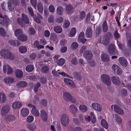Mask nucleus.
<instances>
[{
	"label": "nucleus",
	"instance_id": "f257e3e1",
	"mask_svg": "<svg viewBox=\"0 0 131 131\" xmlns=\"http://www.w3.org/2000/svg\"><path fill=\"white\" fill-rule=\"evenodd\" d=\"M69 120L67 115L66 114H63L61 117V122L62 124L65 126H67L69 124Z\"/></svg>",
	"mask_w": 131,
	"mask_h": 131
},
{
	"label": "nucleus",
	"instance_id": "f03ea898",
	"mask_svg": "<svg viewBox=\"0 0 131 131\" xmlns=\"http://www.w3.org/2000/svg\"><path fill=\"white\" fill-rule=\"evenodd\" d=\"M101 79L103 82L107 85H110L111 81L109 77L107 74H103L101 76Z\"/></svg>",
	"mask_w": 131,
	"mask_h": 131
},
{
	"label": "nucleus",
	"instance_id": "7ed1b4c3",
	"mask_svg": "<svg viewBox=\"0 0 131 131\" xmlns=\"http://www.w3.org/2000/svg\"><path fill=\"white\" fill-rule=\"evenodd\" d=\"M23 19L21 18H18L17 21L18 24L21 26H23V22L24 23L28 24L29 23V19L26 15L23 14H22Z\"/></svg>",
	"mask_w": 131,
	"mask_h": 131
},
{
	"label": "nucleus",
	"instance_id": "20e7f679",
	"mask_svg": "<svg viewBox=\"0 0 131 131\" xmlns=\"http://www.w3.org/2000/svg\"><path fill=\"white\" fill-rule=\"evenodd\" d=\"M112 110L120 114H123L124 112L123 110L119 106L116 105H113L111 106Z\"/></svg>",
	"mask_w": 131,
	"mask_h": 131
},
{
	"label": "nucleus",
	"instance_id": "39448f33",
	"mask_svg": "<svg viewBox=\"0 0 131 131\" xmlns=\"http://www.w3.org/2000/svg\"><path fill=\"white\" fill-rule=\"evenodd\" d=\"M112 68L114 72L117 74L119 75L122 73V70L118 65L115 64H113Z\"/></svg>",
	"mask_w": 131,
	"mask_h": 131
},
{
	"label": "nucleus",
	"instance_id": "423d86ee",
	"mask_svg": "<svg viewBox=\"0 0 131 131\" xmlns=\"http://www.w3.org/2000/svg\"><path fill=\"white\" fill-rule=\"evenodd\" d=\"M91 106L94 110L99 112L101 111L102 107L101 105L96 103H94L92 104Z\"/></svg>",
	"mask_w": 131,
	"mask_h": 131
},
{
	"label": "nucleus",
	"instance_id": "0eeeda50",
	"mask_svg": "<svg viewBox=\"0 0 131 131\" xmlns=\"http://www.w3.org/2000/svg\"><path fill=\"white\" fill-rule=\"evenodd\" d=\"M69 110L71 113L73 115L77 112L78 111L77 107L73 104L70 105L69 108Z\"/></svg>",
	"mask_w": 131,
	"mask_h": 131
},
{
	"label": "nucleus",
	"instance_id": "6e6552de",
	"mask_svg": "<svg viewBox=\"0 0 131 131\" xmlns=\"http://www.w3.org/2000/svg\"><path fill=\"white\" fill-rule=\"evenodd\" d=\"M22 106L21 102L16 101L13 103L12 107L14 109L16 110L22 107Z\"/></svg>",
	"mask_w": 131,
	"mask_h": 131
},
{
	"label": "nucleus",
	"instance_id": "1a4fd4ad",
	"mask_svg": "<svg viewBox=\"0 0 131 131\" xmlns=\"http://www.w3.org/2000/svg\"><path fill=\"white\" fill-rule=\"evenodd\" d=\"M40 116L42 119L45 121L47 120L48 113L43 110H41L40 111Z\"/></svg>",
	"mask_w": 131,
	"mask_h": 131
},
{
	"label": "nucleus",
	"instance_id": "9d476101",
	"mask_svg": "<svg viewBox=\"0 0 131 131\" xmlns=\"http://www.w3.org/2000/svg\"><path fill=\"white\" fill-rule=\"evenodd\" d=\"M84 34L83 32H81L79 34L78 38V41L79 43H84L86 41V39L84 38Z\"/></svg>",
	"mask_w": 131,
	"mask_h": 131
},
{
	"label": "nucleus",
	"instance_id": "9b49d317",
	"mask_svg": "<svg viewBox=\"0 0 131 131\" xmlns=\"http://www.w3.org/2000/svg\"><path fill=\"white\" fill-rule=\"evenodd\" d=\"M83 56L86 59L90 60L92 58V53L90 51H86L84 53Z\"/></svg>",
	"mask_w": 131,
	"mask_h": 131
},
{
	"label": "nucleus",
	"instance_id": "f8f14e48",
	"mask_svg": "<svg viewBox=\"0 0 131 131\" xmlns=\"http://www.w3.org/2000/svg\"><path fill=\"white\" fill-rule=\"evenodd\" d=\"M3 69L4 72L5 73L7 72V74H11L13 72L12 68L7 65H4Z\"/></svg>",
	"mask_w": 131,
	"mask_h": 131
},
{
	"label": "nucleus",
	"instance_id": "ddd939ff",
	"mask_svg": "<svg viewBox=\"0 0 131 131\" xmlns=\"http://www.w3.org/2000/svg\"><path fill=\"white\" fill-rule=\"evenodd\" d=\"M119 62L120 64L123 66L125 67L127 64L126 59L124 57H121L119 59Z\"/></svg>",
	"mask_w": 131,
	"mask_h": 131
},
{
	"label": "nucleus",
	"instance_id": "4468645a",
	"mask_svg": "<svg viewBox=\"0 0 131 131\" xmlns=\"http://www.w3.org/2000/svg\"><path fill=\"white\" fill-rule=\"evenodd\" d=\"M10 107L9 106H4L2 108L1 113L2 115L4 116L9 111Z\"/></svg>",
	"mask_w": 131,
	"mask_h": 131
},
{
	"label": "nucleus",
	"instance_id": "2eb2a0df",
	"mask_svg": "<svg viewBox=\"0 0 131 131\" xmlns=\"http://www.w3.org/2000/svg\"><path fill=\"white\" fill-rule=\"evenodd\" d=\"M29 110L26 108H22L20 111V114L23 117H25L29 114Z\"/></svg>",
	"mask_w": 131,
	"mask_h": 131
},
{
	"label": "nucleus",
	"instance_id": "dca6fc26",
	"mask_svg": "<svg viewBox=\"0 0 131 131\" xmlns=\"http://www.w3.org/2000/svg\"><path fill=\"white\" fill-rule=\"evenodd\" d=\"M73 7L70 5H68L66 7V11L68 15H70L73 12Z\"/></svg>",
	"mask_w": 131,
	"mask_h": 131
},
{
	"label": "nucleus",
	"instance_id": "f3484780",
	"mask_svg": "<svg viewBox=\"0 0 131 131\" xmlns=\"http://www.w3.org/2000/svg\"><path fill=\"white\" fill-rule=\"evenodd\" d=\"M64 81L66 83L70 85L71 87H74L75 86L74 83L71 79L67 78H65L64 79Z\"/></svg>",
	"mask_w": 131,
	"mask_h": 131
},
{
	"label": "nucleus",
	"instance_id": "a211bd4d",
	"mask_svg": "<svg viewBox=\"0 0 131 131\" xmlns=\"http://www.w3.org/2000/svg\"><path fill=\"white\" fill-rule=\"evenodd\" d=\"M4 81L5 83L10 85V84H12L14 82V79L12 77H7L4 79Z\"/></svg>",
	"mask_w": 131,
	"mask_h": 131
},
{
	"label": "nucleus",
	"instance_id": "6ab92c4d",
	"mask_svg": "<svg viewBox=\"0 0 131 131\" xmlns=\"http://www.w3.org/2000/svg\"><path fill=\"white\" fill-rule=\"evenodd\" d=\"M112 82L116 85H119L121 83L119 81V78L117 77L113 76L111 78Z\"/></svg>",
	"mask_w": 131,
	"mask_h": 131
},
{
	"label": "nucleus",
	"instance_id": "aec40b11",
	"mask_svg": "<svg viewBox=\"0 0 131 131\" xmlns=\"http://www.w3.org/2000/svg\"><path fill=\"white\" fill-rule=\"evenodd\" d=\"M31 112L32 114L35 116L38 117L39 116V112L36 108V107L35 108L32 109Z\"/></svg>",
	"mask_w": 131,
	"mask_h": 131
},
{
	"label": "nucleus",
	"instance_id": "412c9836",
	"mask_svg": "<svg viewBox=\"0 0 131 131\" xmlns=\"http://www.w3.org/2000/svg\"><path fill=\"white\" fill-rule=\"evenodd\" d=\"M72 96L69 93L66 92L63 94V97L66 101H70L72 98Z\"/></svg>",
	"mask_w": 131,
	"mask_h": 131
},
{
	"label": "nucleus",
	"instance_id": "4be33fe9",
	"mask_svg": "<svg viewBox=\"0 0 131 131\" xmlns=\"http://www.w3.org/2000/svg\"><path fill=\"white\" fill-rule=\"evenodd\" d=\"M27 85V83L24 81H21L18 82L17 84L18 88H23L25 87Z\"/></svg>",
	"mask_w": 131,
	"mask_h": 131
},
{
	"label": "nucleus",
	"instance_id": "5701e85b",
	"mask_svg": "<svg viewBox=\"0 0 131 131\" xmlns=\"http://www.w3.org/2000/svg\"><path fill=\"white\" fill-rule=\"evenodd\" d=\"M108 50L110 53L112 54H114L116 53V50L113 45H110L108 48Z\"/></svg>",
	"mask_w": 131,
	"mask_h": 131
},
{
	"label": "nucleus",
	"instance_id": "b1692460",
	"mask_svg": "<svg viewBox=\"0 0 131 131\" xmlns=\"http://www.w3.org/2000/svg\"><path fill=\"white\" fill-rule=\"evenodd\" d=\"M77 31V29L76 28L73 27L72 28L70 31L69 36V37H72L74 36L76 34Z\"/></svg>",
	"mask_w": 131,
	"mask_h": 131
},
{
	"label": "nucleus",
	"instance_id": "393cba45",
	"mask_svg": "<svg viewBox=\"0 0 131 131\" xmlns=\"http://www.w3.org/2000/svg\"><path fill=\"white\" fill-rule=\"evenodd\" d=\"M101 58L102 60L104 61L107 62L109 60L108 56L105 53L102 54L101 55Z\"/></svg>",
	"mask_w": 131,
	"mask_h": 131
},
{
	"label": "nucleus",
	"instance_id": "a878e982",
	"mask_svg": "<svg viewBox=\"0 0 131 131\" xmlns=\"http://www.w3.org/2000/svg\"><path fill=\"white\" fill-rule=\"evenodd\" d=\"M64 11V9L62 7L59 6L57 9L56 13L58 14L61 15L63 14Z\"/></svg>",
	"mask_w": 131,
	"mask_h": 131
},
{
	"label": "nucleus",
	"instance_id": "bb28decb",
	"mask_svg": "<svg viewBox=\"0 0 131 131\" xmlns=\"http://www.w3.org/2000/svg\"><path fill=\"white\" fill-rule=\"evenodd\" d=\"M27 128L30 131H34L35 130L36 126L34 125L28 124L27 125Z\"/></svg>",
	"mask_w": 131,
	"mask_h": 131
},
{
	"label": "nucleus",
	"instance_id": "cd10ccee",
	"mask_svg": "<svg viewBox=\"0 0 131 131\" xmlns=\"http://www.w3.org/2000/svg\"><path fill=\"white\" fill-rule=\"evenodd\" d=\"M16 77L19 78L22 77L23 76V73L20 70L17 69L16 71Z\"/></svg>",
	"mask_w": 131,
	"mask_h": 131
},
{
	"label": "nucleus",
	"instance_id": "c85d7f7f",
	"mask_svg": "<svg viewBox=\"0 0 131 131\" xmlns=\"http://www.w3.org/2000/svg\"><path fill=\"white\" fill-rule=\"evenodd\" d=\"M14 33L15 35L18 37V39L21 36L22 33V30L20 29H16Z\"/></svg>",
	"mask_w": 131,
	"mask_h": 131
},
{
	"label": "nucleus",
	"instance_id": "c756f323",
	"mask_svg": "<svg viewBox=\"0 0 131 131\" xmlns=\"http://www.w3.org/2000/svg\"><path fill=\"white\" fill-rule=\"evenodd\" d=\"M102 126L104 128L107 129L108 128V125L107 122L104 119H102L101 122Z\"/></svg>",
	"mask_w": 131,
	"mask_h": 131
},
{
	"label": "nucleus",
	"instance_id": "7c9ffc66",
	"mask_svg": "<svg viewBox=\"0 0 131 131\" xmlns=\"http://www.w3.org/2000/svg\"><path fill=\"white\" fill-rule=\"evenodd\" d=\"M6 100V96L3 93H0V102L4 103Z\"/></svg>",
	"mask_w": 131,
	"mask_h": 131
},
{
	"label": "nucleus",
	"instance_id": "2f4dec72",
	"mask_svg": "<svg viewBox=\"0 0 131 131\" xmlns=\"http://www.w3.org/2000/svg\"><path fill=\"white\" fill-rule=\"evenodd\" d=\"M5 58L10 60H13L14 58V54H12L11 52H9L6 55Z\"/></svg>",
	"mask_w": 131,
	"mask_h": 131
},
{
	"label": "nucleus",
	"instance_id": "473e14b6",
	"mask_svg": "<svg viewBox=\"0 0 131 131\" xmlns=\"http://www.w3.org/2000/svg\"><path fill=\"white\" fill-rule=\"evenodd\" d=\"M79 108V110L83 112H85L87 111V107L84 105H80Z\"/></svg>",
	"mask_w": 131,
	"mask_h": 131
},
{
	"label": "nucleus",
	"instance_id": "72a5a7b5",
	"mask_svg": "<svg viewBox=\"0 0 131 131\" xmlns=\"http://www.w3.org/2000/svg\"><path fill=\"white\" fill-rule=\"evenodd\" d=\"M92 34V31L90 28H87L86 32V36L88 38L91 37Z\"/></svg>",
	"mask_w": 131,
	"mask_h": 131
},
{
	"label": "nucleus",
	"instance_id": "f704fd0d",
	"mask_svg": "<svg viewBox=\"0 0 131 131\" xmlns=\"http://www.w3.org/2000/svg\"><path fill=\"white\" fill-rule=\"evenodd\" d=\"M109 40L107 37H104L103 38L102 40V42L104 45H106L108 44Z\"/></svg>",
	"mask_w": 131,
	"mask_h": 131
},
{
	"label": "nucleus",
	"instance_id": "c9c22d12",
	"mask_svg": "<svg viewBox=\"0 0 131 131\" xmlns=\"http://www.w3.org/2000/svg\"><path fill=\"white\" fill-rule=\"evenodd\" d=\"M90 115L91 117V122L93 124H94L96 122V118L94 113L92 112H90Z\"/></svg>",
	"mask_w": 131,
	"mask_h": 131
},
{
	"label": "nucleus",
	"instance_id": "e433bc0d",
	"mask_svg": "<svg viewBox=\"0 0 131 131\" xmlns=\"http://www.w3.org/2000/svg\"><path fill=\"white\" fill-rule=\"evenodd\" d=\"M55 32L58 33H60L62 32V29L60 26H56L55 27L54 29Z\"/></svg>",
	"mask_w": 131,
	"mask_h": 131
},
{
	"label": "nucleus",
	"instance_id": "4c0bfd02",
	"mask_svg": "<svg viewBox=\"0 0 131 131\" xmlns=\"http://www.w3.org/2000/svg\"><path fill=\"white\" fill-rule=\"evenodd\" d=\"M37 15L39 18L34 17V19L35 21L37 23H40L41 22L40 19H42V17L41 15L38 14Z\"/></svg>",
	"mask_w": 131,
	"mask_h": 131
},
{
	"label": "nucleus",
	"instance_id": "58836bf2",
	"mask_svg": "<svg viewBox=\"0 0 131 131\" xmlns=\"http://www.w3.org/2000/svg\"><path fill=\"white\" fill-rule=\"evenodd\" d=\"M5 119L6 120H13L15 119V117L13 115H7L5 116Z\"/></svg>",
	"mask_w": 131,
	"mask_h": 131
},
{
	"label": "nucleus",
	"instance_id": "ea45409f",
	"mask_svg": "<svg viewBox=\"0 0 131 131\" xmlns=\"http://www.w3.org/2000/svg\"><path fill=\"white\" fill-rule=\"evenodd\" d=\"M34 120V118L32 116L29 115L26 118V121L27 123H30L33 122Z\"/></svg>",
	"mask_w": 131,
	"mask_h": 131
},
{
	"label": "nucleus",
	"instance_id": "a19ab883",
	"mask_svg": "<svg viewBox=\"0 0 131 131\" xmlns=\"http://www.w3.org/2000/svg\"><path fill=\"white\" fill-rule=\"evenodd\" d=\"M78 47V44L77 42H73L71 46V48L72 50L76 49Z\"/></svg>",
	"mask_w": 131,
	"mask_h": 131
},
{
	"label": "nucleus",
	"instance_id": "79ce46f5",
	"mask_svg": "<svg viewBox=\"0 0 131 131\" xmlns=\"http://www.w3.org/2000/svg\"><path fill=\"white\" fill-rule=\"evenodd\" d=\"M19 51L21 53H23L26 52L27 50V49L25 46H21L19 47Z\"/></svg>",
	"mask_w": 131,
	"mask_h": 131
},
{
	"label": "nucleus",
	"instance_id": "37998d69",
	"mask_svg": "<svg viewBox=\"0 0 131 131\" xmlns=\"http://www.w3.org/2000/svg\"><path fill=\"white\" fill-rule=\"evenodd\" d=\"M37 9L39 12L42 13L43 11V7L41 3H39L37 6Z\"/></svg>",
	"mask_w": 131,
	"mask_h": 131
},
{
	"label": "nucleus",
	"instance_id": "c03bdc74",
	"mask_svg": "<svg viewBox=\"0 0 131 131\" xmlns=\"http://www.w3.org/2000/svg\"><path fill=\"white\" fill-rule=\"evenodd\" d=\"M34 69V67L32 65L28 66L26 68V70L28 72H30L32 71Z\"/></svg>",
	"mask_w": 131,
	"mask_h": 131
},
{
	"label": "nucleus",
	"instance_id": "a18cd8bd",
	"mask_svg": "<svg viewBox=\"0 0 131 131\" xmlns=\"http://www.w3.org/2000/svg\"><path fill=\"white\" fill-rule=\"evenodd\" d=\"M0 17L1 18H3V20H1V21H0V24L2 23L4 21H7L8 20V19L7 16L6 15H5L3 17L2 16L1 14H0Z\"/></svg>",
	"mask_w": 131,
	"mask_h": 131
},
{
	"label": "nucleus",
	"instance_id": "49530a36",
	"mask_svg": "<svg viewBox=\"0 0 131 131\" xmlns=\"http://www.w3.org/2000/svg\"><path fill=\"white\" fill-rule=\"evenodd\" d=\"M70 22L68 20H65L63 23V27L65 28H68L69 26Z\"/></svg>",
	"mask_w": 131,
	"mask_h": 131
},
{
	"label": "nucleus",
	"instance_id": "de8ad7c7",
	"mask_svg": "<svg viewBox=\"0 0 131 131\" xmlns=\"http://www.w3.org/2000/svg\"><path fill=\"white\" fill-rule=\"evenodd\" d=\"M65 62V60L64 59L61 58L58 60V64L59 65L62 66L63 65Z\"/></svg>",
	"mask_w": 131,
	"mask_h": 131
},
{
	"label": "nucleus",
	"instance_id": "09e8293b",
	"mask_svg": "<svg viewBox=\"0 0 131 131\" xmlns=\"http://www.w3.org/2000/svg\"><path fill=\"white\" fill-rule=\"evenodd\" d=\"M27 38L26 36L25 35H22L19 37L18 39L22 41H25L27 40Z\"/></svg>",
	"mask_w": 131,
	"mask_h": 131
},
{
	"label": "nucleus",
	"instance_id": "8fccbe9b",
	"mask_svg": "<svg viewBox=\"0 0 131 131\" xmlns=\"http://www.w3.org/2000/svg\"><path fill=\"white\" fill-rule=\"evenodd\" d=\"M8 53L7 51L5 50H2L0 51V54L1 56H4L5 58V56Z\"/></svg>",
	"mask_w": 131,
	"mask_h": 131
},
{
	"label": "nucleus",
	"instance_id": "3c124183",
	"mask_svg": "<svg viewBox=\"0 0 131 131\" xmlns=\"http://www.w3.org/2000/svg\"><path fill=\"white\" fill-rule=\"evenodd\" d=\"M49 70L47 66H44L41 68V71L42 72L46 73Z\"/></svg>",
	"mask_w": 131,
	"mask_h": 131
},
{
	"label": "nucleus",
	"instance_id": "603ef678",
	"mask_svg": "<svg viewBox=\"0 0 131 131\" xmlns=\"http://www.w3.org/2000/svg\"><path fill=\"white\" fill-rule=\"evenodd\" d=\"M49 11L50 12L53 13L55 11V8L54 6L52 5H50L48 8Z\"/></svg>",
	"mask_w": 131,
	"mask_h": 131
},
{
	"label": "nucleus",
	"instance_id": "864d4df0",
	"mask_svg": "<svg viewBox=\"0 0 131 131\" xmlns=\"http://www.w3.org/2000/svg\"><path fill=\"white\" fill-rule=\"evenodd\" d=\"M52 73L54 76L57 77H59L60 73L57 72L55 70H52Z\"/></svg>",
	"mask_w": 131,
	"mask_h": 131
},
{
	"label": "nucleus",
	"instance_id": "5fc2aeb1",
	"mask_svg": "<svg viewBox=\"0 0 131 131\" xmlns=\"http://www.w3.org/2000/svg\"><path fill=\"white\" fill-rule=\"evenodd\" d=\"M6 32L2 28H0V35L4 37L5 36Z\"/></svg>",
	"mask_w": 131,
	"mask_h": 131
},
{
	"label": "nucleus",
	"instance_id": "6e6d98bb",
	"mask_svg": "<svg viewBox=\"0 0 131 131\" xmlns=\"http://www.w3.org/2000/svg\"><path fill=\"white\" fill-rule=\"evenodd\" d=\"M30 1L34 7L36 9L37 3V0H30Z\"/></svg>",
	"mask_w": 131,
	"mask_h": 131
},
{
	"label": "nucleus",
	"instance_id": "4d7b16f0",
	"mask_svg": "<svg viewBox=\"0 0 131 131\" xmlns=\"http://www.w3.org/2000/svg\"><path fill=\"white\" fill-rule=\"evenodd\" d=\"M103 28L104 31L106 32L107 31L108 29V28L107 25L106 23L105 22L103 24Z\"/></svg>",
	"mask_w": 131,
	"mask_h": 131
},
{
	"label": "nucleus",
	"instance_id": "13d9d810",
	"mask_svg": "<svg viewBox=\"0 0 131 131\" xmlns=\"http://www.w3.org/2000/svg\"><path fill=\"white\" fill-rule=\"evenodd\" d=\"M17 42V41L10 40L9 41V43L10 44L15 46H18L19 45V44L18 43L16 44V43Z\"/></svg>",
	"mask_w": 131,
	"mask_h": 131
},
{
	"label": "nucleus",
	"instance_id": "bf43d9fd",
	"mask_svg": "<svg viewBox=\"0 0 131 131\" xmlns=\"http://www.w3.org/2000/svg\"><path fill=\"white\" fill-rule=\"evenodd\" d=\"M67 50V48L66 46H63L60 49L61 52L63 53L66 52Z\"/></svg>",
	"mask_w": 131,
	"mask_h": 131
},
{
	"label": "nucleus",
	"instance_id": "052dcab7",
	"mask_svg": "<svg viewBox=\"0 0 131 131\" xmlns=\"http://www.w3.org/2000/svg\"><path fill=\"white\" fill-rule=\"evenodd\" d=\"M116 122L119 124H121L122 122L121 118L118 116L116 117Z\"/></svg>",
	"mask_w": 131,
	"mask_h": 131
},
{
	"label": "nucleus",
	"instance_id": "680f3d73",
	"mask_svg": "<svg viewBox=\"0 0 131 131\" xmlns=\"http://www.w3.org/2000/svg\"><path fill=\"white\" fill-rule=\"evenodd\" d=\"M71 62L72 64L74 65L77 64V58L75 57H74L71 60Z\"/></svg>",
	"mask_w": 131,
	"mask_h": 131
},
{
	"label": "nucleus",
	"instance_id": "e2e57ef3",
	"mask_svg": "<svg viewBox=\"0 0 131 131\" xmlns=\"http://www.w3.org/2000/svg\"><path fill=\"white\" fill-rule=\"evenodd\" d=\"M28 9L30 15L32 16H33V12L32 8L31 7H29L28 8Z\"/></svg>",
	"mask_w": 131,
	"mask_h": 131
},
{
	"label": "nucleus",
	"instance_id": "0e129e2a",
	"mask_svg": "<svg viewBox=\"0 0 131 131\" xmlns=\"http://www.w3.org/2000/svg\"><path fill=\"white\" fill-rule=\"evenodd\" d=\"M63 18L61 17H59L56 20V22L59 23H61L63 20Z\"/></svg>",
	"mask_w": 131,
	"mask_h": 131
},
{
	"label": "nucleus",
	"instance_id": "69168bd1",
	"mask_svg": "<svg viewBox=\"0 0 131 131\" xmlns=\"http://www.w3.org/2000/svg\"><path fill=\"white\" fill-rule=\"evenodd\" d=\"M29 34L31 35H33L35 33V30L33 28H30L29 29Z\"/></svg>",
	"mask_w": 131,
	"mask_h": 131
},
{
	"label": "nucleus",
	"instance_id": "338daca9",
	"mask_svg": "<svg viewBox=\"0 0 131 131\" xmlns=\"http://www.w3.org/2000/svg\"><path fill=\"white\" fill-rule=\"evenodd\" d=\"M85 15V13L84 12H81L80 14V19H83Z\"/></svg>",
	"mask_w": 131,
	"mask_h": 131
},
{
	"label": "nucleus",
	"instance_id": "774afa93",
	"mask_svg": "<svg viewBox=\"0 0 131 131\" xmlns=\"http://www.w3.org/2000/svg\"><path fill=\"white\" fill-rule=\"evenodd\" d=\"M86 47L85 46L82 47L81 48L80 50V52L81 53H82L84 52L86 49Z\"/></svg>",
	"mask_w": 131,
	"mask_h": 131
}]
</instances>
